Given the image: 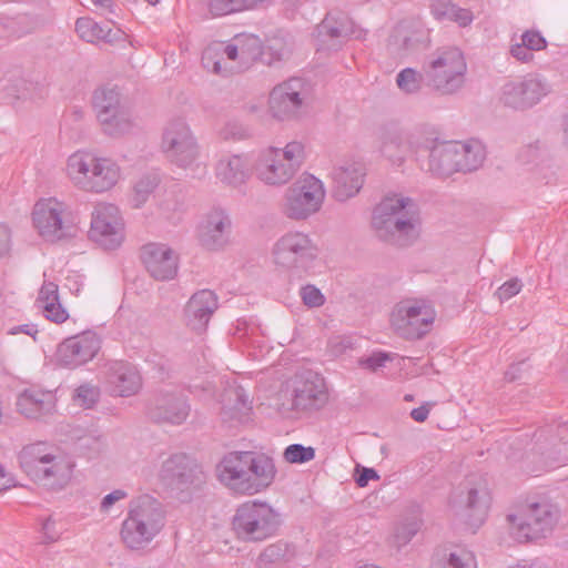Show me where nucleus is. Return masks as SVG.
<instances>
[{"label":"nucleus","mask_w":568,"mask_h":568,"mask_svg":"<svg viewBox=\"0 0 568 568\" xmlns=\"http://www.w3.org/2000/svg\"><path fill=\"white\" fill-rule=\"evenodd\" d=\"M274 263L286 270L305 271L318 255V247L308 234L290 231L273 246Z\"/></svg>","instance_id":"13"},{"label":"nucleus","mask_w":568,"mask_h":568,"mask_svg":"<svg viewBox=\"0 0 568 568\" xmlns=\"http://www.w3.org/2000/svg\"><path fill=\"white\" fill-rule=\"evenodd\" d=\"M44 542H53L59 539L60 531L55 529V521L49 517L42 525Z\"/></svg>","instance_id":"59"},{"label":"nucleus","mask_w":568,"mask_h":568,"mask_svg":"<svg viewBox=\"0 0 568 568\" xmlns=\"http://www.w3.org/2000/svg\"><path fill=\"white\" fill-rule=\"evenodd\" d=\"M222 404L221 416L224 422L248 420L252 406L242 387L227 389L223 395Z\"/></svg>","instance_id":"35"},{"label":"nucleus","mask_w":568,"mask_h":568,"mask_svg":"<svg viewBox=\"0 0 568 568\" xmlns=\"http://www.w3.org/2000/svg\"><path fill=\"white\" fill-rule=\"evenodd\" d=\"M418 166L435 176H449L458 172L456 141H440L435 132L425 128Z\"/></svg>","instance_id":"17"},{"label":"nucleus","mask_w":568,"mask_h":568,"mask_svg":"<svg viewBox=\"0 0 568 568\" xmlns=\"http://www.w3.org/2000/svg\"><path fill=\"white\" fill-rule=\"evenodd\" d=\"M59 301L58 285L52 282H45L40 288L37 302L43 307L48 303Z\"/></svg>","instance_id":"54"},{"label":"nucleus","mask_w":568,"mask_h":568,"mask_svg":"<svg viewBox=\"0 0 568 568\" xmlns=\"http://www.w3.org/2000/svg\"><path fill=\"white\" fill-rule=\"evenodd\" d=\"M531 450L541 466L554 468L568 463V424H550L538 429Z\"/></svg>","instance_id":"18"},{"label":"nucleus","mask_w":568,"mask_h":568,"mask_svg":"<svg viewBox=\"0 0 568 568\" xmlns=\"http://www.w3.org/2000/svg\"><path fill=\"white\" fill-rule=\"evenodd\" d=\"M92 103L104 133L116 136L131 130V116L122 105L121 93L116 87L97 89Z\"/></svg>","instance_id":"15"},{"label":"nucleus","mask_w":568,"mask_h":568,"mask_svg":"<svg viewBox=\"0 0 568 568\" xmlns=\"http://www.w3.org/2000/svg\"><path fill=\"white\" fill-rule=\"evenodd\" d=\"M141 257L149 274L156 281H170L178 274L179 256L162 243H149L142 247Z\"/></svg>","instance_id":"29"},{"label":"nucleus","mask_w":568,"mask_h":568,"mask_svg":"<svg viewBox=\"0 0 568 568\" xmlns=\"http://www.w3.org/2000/svg\"><path fill=\"white\" fill-rule=\"evenodd\" d=\"M355 471L357 474V476L355 477V483L357 484L358 487L367 486L368 481L372 479H379V475L374 468L361 467L359 465H357Z\"/></svg>","instance_id":"56"},{"label":"nucleus","mask_w":568,"mask_h":568,"mask_svg":"<svg viewBox=\"0 0 568 568\" xmlns=\"http://www.w3.org/2000/svg\"><path fill=\"white\" fill-rule=\"evenodd\" d=\"M101 348V338L93 331H85L65 338L57 348V362L65 368H77L92 361Z\"/></svg>","instance_id":"22"},{"label":"nucleus","mask_w":568,"mask_h":568,"mask_svg":"<svg viewBox=\"0 0 568 568\" xmlns=\"http://www.w3.org/2000/svg\"><path fill=\"white\" fill-rule=\"evenodd\" d=\"M99 396V388L87 383L75 389L74 399L80 406L91 408L98 402Z\"/></svg>","instance_id":"48"},{"label":"nucleus","mask_w":568,"mask_h":568,"mask_svg":"<svg viewBox=\"0 0 568 568\" xmlns=\"http://www.w3.org/2000/svg\"><path fill=\"white\" fill-rule=\"evenodd\" d=\"M521 43H524L530 51H540L547 47L546 39L540 32L535 30H527L520 37Z\"/></svg>","instance_id":"52"},{"label":"nucleus","mask_w":568,"mask_h":568,"mask_svg":"<svg viewBox=\"0 0 568 568\" xmlns=\"http://www.w3.org/2000/svg\"><path fill=\"white\" fill-rule=\"evenodd\" d=\"M305 160V148L300 141L288 142L283 149L270 146L256 161V174L267 185H284L293 179Z\"/></svg>","instance_id":"7"},{"label":"nucleus","mask_w":568,"mask_h":568,"mask_svg":"<svg viewBox=\"0 0 568 568\" xmlns=\"http://www.w3.org/2000/svg\"><path fill=\"white\" fill-rule=\"evenodd\" d=\"M20 463L33 481L51 490L62 489L71 478L70 464L47 453L42 443L26 446L20 454Z\"/></svg>","instance_id":"6"},{"label":"nucleus","mask_w":568,"mask_h":568,"mask_svg":"<svg viewBox=\"0 0 568 568\" xmlns=\"http://www.w3.org/2000/svg\"><path fill=\"white\" fill-rule=\"evenodd\" d=\"M300 295L304 304L308 307H320L325 302V297L322 292L311 284L303 286L300 291Z\"/></svg>","instance_id":"50"},{"label":"nucleus","mask_w":568,"mask_h":568,"mask_svg":"<svg viewBox=\"0 0 568 568\" xmlns=\"http://www.w3.org/2000/svg\"><path fill=\"white\" fill-rule=\"evenodd\" d=\"M422 523L417 518L405 519L399 523L393 535V545L400 549L406 546L413 537L419 531Z\"/></svg>","instance_id":"44"},{"label":"nucleus","mask_w":568,"mask_h":568,"mask_svg":"<svg viewBox=\"0 0 568 568\" xmlns=\"http://www.w3.org/2000/svg\"><path fill=\"white\" fill-rule=\"evenodd\" d=\"M89 237L104 250H114L121 245L124 239L123 222L115 205L109 203L95 205Z\"/></svg>","instance_id":"20"},{"label":"nucleus","mask_w":568,"mask_h":568,"mask_svg":"<svg viewBox=\"0 0 568 568\" xmlns=\"http://www.w3.org/2000/svg\"><path fill=\"white\" fill-rule=\"evenodd\" d=\"M425 79V73L413 68L403 69L396 77L397 87L407 94L419 92Z\"/></svg>","instance_id":"43"},{"label":"nucleus","mask_w":568,"mask_h":568,"mask_svg":"<svg viewBox=\"0 0 568 568\" xmlns=\"http://www.w3.org/2000/svg\"><path fill=\"white\" fill-rule=\"evenodd\" d=\"M159 477L165 485L180 489L201 483L204 476L194 459L185 454H174L162 463Z\"/></svg>","instance_id":"26"},{"label":"nucleus","mask_w":568,"mask_h":568,"mask_svg":"<svg viewBox=\"0 0 568 568\" xmlns=\"http://www.w3.org/2000/svg\"><path fill=\"white\" fill-rule=\"evenodd\" d=\"M388 359L389 356L387 353L378 352L361 358L359 364L372 372H376L378 368L383 367Z\"/></svg>","instance_id":"55"},{"label":"nucleus","mask_w":568,"mask_h":568,"mask_svg":"<svg viewBox=\"0 0 568 568\" xmlns=\"http://www.w3.org/2000/svg\"><path fill=\"white\" fill-rule=\"evenodd\" d=\"M11 234L7 225L0 224V257L10 251Z\"/></svg>","instance_id":"60"},{"label":"nucleus","mask_w":568,"mask_h":568,"mask_svg":"<svg viewBox=\"0 0 568 568\" xmlns=\"http://www.w3.org/2000/svg\"><path fill=\"white\" fill-rule=\"evenodd\" d=\"M433 568H477L475 555L465 547L445 548L438 554Z\"/></svg>","instance_id":"37"},{"label":"nucleus","mask_w":568,"mask_h":568,"mask_svg":"<svg viewBox=\"0 0 568 568\" xmlns=\"http://www.w3.org/2000/svg\"><path fill=\"white\" fill-rule=\"evenodd\" d=\"M207 8L211 16L216 18L253 9V6L250 0H209Z\"/></svg>","instance_id":"42"},{"label":"nucleus","mask_w":568,"mask_h":568,"mask_svg":"<svg viewBox=\"0 0 568 568\" xmlns=\"http://www.w3.org/2000/svg\"><path fill=\"white\" fill-rule=\"evenodd\" d=\"M222 139L241 141L248 139L252 133L248 128L236 121L227 122L220 132Z\"/></svg>","instance_id":"49"},{"label":"nucleus","mask_w":568,"mask_h":568,"mask_svg":"<svg viewBox=\"0 0 568 568\" xmlns=\"http://www.w3.org/2000/svg\"><path fill=\"white\" fill-rule=\"evenodd\" d=\"M261 53L260 39L254 36H237L231 43L210 44L202 53V64L215 74H225L229 68L224 59L246 63Z\"/></svg>","instance_id":"12"},{"label":"nucleus","mask_w":568,"mask_h":568,"mask_svg":"<svg viewBox=\"0 0 568 568\" xmlns=\"http://www.w3.org/2000/svg\"><path fill=\"white\" fill-rule=\"evenodd\" d=\"M432 12L439 20H449L466 27L473 21L469 10L458 8L450 0H432Z\"/></svg>","instance_id":"41"},{"label":"nucleus","mask_w":568,"mask_h":568,"mask_svg":"<svg viewBox=\"0 0 568 568\" xmlns=\"http://www.w3.org/2000/svg\"><path fill=\"white\" fill-rule=\"evenodd\" d=\"M424 133L425 128H416L412 131L397 129L388 130L383 136L381 152L396 166H402L408 154H412L415 162L418 164L420 161V148Z\"/></svg>","instance_id":"21"},{"label":"nucleus","mask_w":568,"mask_h":568,"mask_svg":"<svg viewBox=\"0 0 568 568\" xmlns=\"http://www.w3.org/2000/svg\"><path fill=\"white\" fill-rule=\"evenodd\" d=\"M509 52L513 58L524 63L530 62L534 59L532 51L521 43V41L511 44Z\"/></svg>","instance_id":"57"},{"label":"nucleus","mask_w":568,"mask_h":568,"mask_svg":"<svg viewBox=\"0 0 568 568\" xmlns=\"http://www.w3.org/2000/svg\"><path fill=\"white\" fill-rule=\"evenodd\" d=\"M551 91L548 80L539 73L506 82L501 87L500 101L515 110H525L537 104Z\"/></svg>","instance_id":"19"},{"label":"nucleus","mask_w":568,"mask_h":568,"mask_svg":"<svg viewBox=\"0 0 568 568\" xmlns=\"http://www.w3.org/2000/svg\"><path fill=\"white\" fill-rule=\"evenodd\" d=\"M216 475L235 494L252 496L272 485L276 467L265 454L231 452L216 465Z\"/></svg>","instance_id":"1"},{"label":"nucleus","mask_w":568,"mask_h":568,"mask_svg":"<svg viewBox=\"0 0 568 568\" xmlns=\"http://www.w3.org/2000/svg\"><path fill=\"white\" fill-rule=\"evenodd\" d=\"M190 404L175 388L160 389L150 402L148 415L159 424L181 425L190 415Z\"/></svg>","instance_id":"23"},{"label":"nucleus","mask_w":568,"mask_h":568,"mask_svg":"<svg viewBox=\"0 0 568 568\" xmlns=\"http://www.w3.org/2000/svg\"><path fill=\"white\" fill-rule=\"evenodd\" d=\"M162 149L166 159L179 168H191L200 156V146L190 126L181 119L164 129Z\"/></svg>","instance_id":"14"},{"label":"nucleus","mask_w":568,"mask_h":568,"mask_svg":"<svg viewBox=\"0 0 568 568\" xmlns=\"http://www.w3.org/2000/svg\"><path fill=\"white\" fill-rule=\"evenodd\" d=\"M488 510V499L485 491L469 489L466 505L457 514L471 528H478L485 520Z\"/></svg>","instance_id":"36"},{"label":"nucleus","mask_w":568,"mask_h":568,"mask_svg":"<svg viewBox=\"0 0 568 568\" xmlns=\"http://www.w3.org/2000/svg\"><path fill=\"white\" fill-rule=\"evenodd\" d=\"M62 213V204L54 199L34 205L33 223L45 241L57 242L73 235L74 226L63 221Z\"/></svg>","instance_id":"24"},{"label":"nucleus","mask_w":568,"mask_h":568,"mask_svg":"<svg viewBox=\"0 0 568 568\" xmlns=\"http://www.w3.org/2000/svg\"><path fill=\"white\" fill-rule=\"evenodd\" d=\"M458 172L477 170L485 160V149L478 141L456 142Z\"/></svg>","instance_id":"38"},{"label":"nucleus","mask_w":568,"mask_h":568,"mask_svg":"<svg viewBox=\"0 0 568 568\" xmlns=\"http://www.w3.org/2000/svg\"><path fill=\"white\" fill-rule=\"evenodd\" d=\"M428 32L423 28L407 31L402 36V48L405 52H410L427 44Z\"/></svg>","instance_id":"47"},{"label":"nucleus","mask_w":568,"mask_h":568,"mask_svg":"<svg viewBox=\"0 0 568 568\" xmlns=\"http://www.w3.org/2000/svg\"><path fill=\"white\" fill-rule=\"evenodd\" d=\"M524 365V362L513 364L505 373V378L509 382H514L517 378H519V372L521 366Z\"/></svg>","instance_id":"63"},{"label":"nucleus","mask_w":568,"mask_h":568,"mask_svg":"<svg viewBox=\"0 0 568 568\" xmlns=\"http://www.w3.org/2000/svg\"><path fill=\"white\" fill-rule=\"evenodd\" d=\"M559 517L558 508L547 500L527 505L519 515H509L515 538L532 541L546 538L554 530Z\"/></svg>","instance_id":"11"},{"label":"nucleus","mask_w":568,"mask_h":568,"mask_svg":"<svg viewBox=\"0 0 568 568\" xmlns=\"http://www.w3.org/2000/svg\"><path fill=\"white\" fill-rule=\"evenodd\" d=\"M326 191L323 182L310 173H303L286 190L282 212L293 221H305L321 211Z\"/></svg>","instance_id":"9"},{"label":"nucleus","mask_w":568,"mask_h":568,"mask_svg":"<svg viewBox=\"0 0 568 568\" xmlns=\"http://www.w3.org/2000/svg\"><path fill=\"white\" fill-rule=\"evenodd\" d=\"M165 524L162 504L150 495H142L130 503L120 536L130 549H142L161 531Z\"/></svg>","instance_id":"3"},{"label":"nucleus","mask_w":568,"mask_h":568,"mask_svg":"<svg viewBox=\"0 0 568 568\" xmlns=\"http://www.w3.org/2000/svg\"><path fill=\"white\" fill-rule=\"evenodd\" d=\"M322 45L336 50L341 44L355 33L353 22L346 16L337 19L328 16L317 26Z\"/></svg>","instance_id":"32"},{"label":"nucleus","mask_w":568,"mask_h":568,"mask_svg":"<svg viewBox=\"0 0 568 568\" xmlns=\"http://www.w3.org/2000/svg\"><path fill=\"white\" fill-rule=\"evenodd\" d=\"M55 404L57 398L52 392L32 387L18 396L16 405L19 413L27 418L39 419L52 415Z\"/></svg>","instance_id":"31"},{"label":"nucleus","mask_w":568,"mask_h":568,"mask_svg":"<svg viewBox=\"0 0 568 568\" xmlns=\"http://www.w3.org/2000/svg\"><path fill=\"white\" fill-rule=\"evenodd\" d=\"M372 229L381 241L409 246L419 236V217L415 202L402 195L385 196L374 209Z\"/></svg>","instance_id":"2"},{"label":"nucleus","mask_w":568,"mask_h":568,"mask_svg":"<svg viewBox=\"0 0 568 568\" xmlns=\"http://www.w3.org/2000/svg\"><path fill=\"white\" fill-rule=\"evenodd\" d=\"M521 281L517 277L510 278L498 287L495 295L500 302L508 301L521 291Z\"/></svg>","instance_id":"53"},{"label":"nucleus","mask_w":568,"mask_h":568,"mask_svg":"<svg viewBox=\"0 0 568 568\" xmlns=\"http://www.w3.org/2000/svg\"><path fill=\"white\" fill-rule=\"evenodd\" d=\"M436 317L430 302L422 298H404L390 313V325L403 338L419 339L425 336Z\"/></svg>","instance_id":"10"},{"label":"nucleus","mask_w":568,"mask_h":568,"mask_svg":"<svg viewBox=\"0 0 568 568\" xmlns=\"http://www.w3.org/2000/svg\"><path fill=\"white\" fill-rule=\"evenodd\" d=\"M294 557V549L285 541H277L266 546L256 559L258 568H274L291 560Z\"/></svg>","instance_id":"39"},{"label":"nucleus","mask_w":568,"mask_h":568,"mask_svg":"<svg viewBox=\"0 0 568 568\" xmlns=\"http://www.w3.org/2000/svg\"><path fill=\"white\" fill-rule=\"evenodd\" d=\"M67 172L75 185L94 193L111 190L121 176V169L115 161L84 151L69 156Z\"/></svg>","instance_id":"4"},{"label":"nucleus","mask_w":568,"mask_h":568,"mask_svg":"<svg viewBox=\"0 0 568 568\" xmlns=\"http://www.w3.org/2000/svg\"><path fill=\"white\" fill-rule=\"evenodd\" d=\"M128 496L126 491L122 489H115L112 493L105 495L101 501V510L108 511L116 501L124 499Z\"/></svg>","instance_id":"58"},{"label":"nucleus","mask_w":568,"mask_h":568,"mask_svg":"<svg viewBox=\"0 0 568 568\" xmlns=\"http://www.w3.org/2000/svg\"><path fill=\"white\" fill-rule=\"evenodd\" d=\"M75 32L82 40L89 43L100 40L111 43L116 39L115 33L111 29L99 24L91 18H79L75 21Z\"/></svg>","instance_id":"40"},{"label":"nucleus","mask_w":568,"mask_h":568,"mask_svg":"<svg viewBox=\"0 0 568 568\" xmlns=\"http://www.w3.org/2000/svg\"><path fill=\"white\" fill-rule=\"evenodd\" d=\"M217 179L230 186H239L250 176V161L245 155L223 156L216 164Z\"/></svg>","instance_id":"34"},{"label":"nucleus","mask_w":568,"mask_h":568,"mask_svg":"<svg viewBox=\"0 0 568 568\" xmlns=\"http://www.w3.org/2000/svg\"><path fill=\"white\" fill-rule=\"evenodd\" d=\"M328 400L325 381L314 372L297 375L293 382L292 409L318 410Z\"/></svg>","instance_id":"25"},{"label":"nucleus","mask_w":568,"mask_h":568,"mask_svg":"<svg viewBox=\"0 0 568 568\" xmlns=\"http://www.w3.org/2000/svg\"><path fill=\"white\" fill-rule=\"evenodd\" d=\"M311 101L310 85L301 78H291L273 88L270 109L280 120H290L304 113Z\"/></svg>","instance_id":"16"},{"label":"nucleus","mask_w":568,"mask_h":568,"mask_svg":"<svg viewBox=\"0 0 568 568\" xmlns=\"http://www.w3.org/2000/svg\"><path fill=\"white\" fill-rule=\"evenodd\" d=\"M20 333L29 335L33 339H36V335L38 334V329H37L34 324H22V325L12 326L8 331V334H11V335H17V334H20Z\"/></svg>","instance_id":"61"},{"label":"nucleus","mask_w":568,"mask_h":568,"mask_svg":"<svg viewBox=\"0 0 568 568\" xmlns=\"http://www.w3.org/2000/svg\"><path fill=\"white\" fill-rule=\"evenodd\" d=\"M109 384L116 395L129 397L139 392L142 382L134 366L129 363L119 362L110 367Z\"/></svg>","instance_id":"33"},{"label":"nucleus","mask_w":568,"mask_h":568,"mask_svg":"<svg viewBox=\"0 0 568 568\" xmlns=\"http://www.w3.org/2000/svg\"><path fill=\"white\" fill-rule=\"evenodd\" d=\"M428 414H429V408L427 405H422L417 408H414L410 412L412 418L418 423L425 422L428 417Z\"/></svg>","instance_id":"62"},{"label":"nucleus","mask_w":568,"mask_h":568,"mask_svg":"<svg viewBox=\"0 0 568 568\" xmlns=\"http://www.w3.org/2000/svg\"><path fill=\"white\" fill-rule=\"evenodd\" d=\"M158 184L159 179L155 174H148L142 176L134 185V206L140 207L142 204H144Z\"/></svg>","instance_id":"45"},{"label":"nucleus","mask_w":568,"mask_h":568,"mask_svg":"<svg viewBox=\"0 0 568 568\" xmlns=\"http://www.w3.org/2000/svg\"><path fill=\"white\" fill-rule=\"evenodd\" d=\"M217 307L219 300L213 291L195 292L184 306L185 325L196 333H203Z\"/></svg>","instance_id":"30"},{"label":"nucleus","mask_w":568,"mask_h":568,"mask_svg":"<svg viewBox=\"0 0 568 568\" xmlns=\"http://www.w3.org/2000/svg\"><path fill=\"white\" fill-rule=\"evenodd\" d=\"M12 485V479L7 476L3 466L0 464V493Z\"/></svg>","instance_id":"64"},{"label":"nucleus","mask_w":568,"mask_h":568,"mask_svg":"<svg viewBox=\"0 0 568 568\" xmlns=\"http://www.w3.org/2000/svg\"><path fill=\"white\" fill-rule=\"evenodd\" d=\"M232 232V221L225 210L215 207L204 215L199 227L197 237L201 245L210 251H217L227 245Z\"/></svg>","instance_id":"27"},{"label":"nucleus","mask_w":568,"mask_h":568,"mask_svg":"<svg viewBox=\"0 0 568 568\" xmlns=\"http://www.w3.org/2000/svg\"><path fill=\"white\" fill-rule=\"evenodd\" d=\"M282 516L268 503L260 499L241 504L233 517V529L246 542H260L275 536L282 526Z\"/></svg>","instance_id":"5"},{"label":"nucleus","mask_w":568,"mask_h":568,"mask_svg":"<svg viewBox=\"0 0 568 568\" xmlns=\"http://www.w3.org/2000/svg\"><path fill=\"white\" fill-rule=\"evenodd\" d=\"M466 70L464 54L456 47L438 49L424 67L427 84L442 94L457 92L464 85Z\"/></svg>","instance_id":"8"},{"label":"nucleus","mask_w":568,"mask_h":568,"mask_svg":"<svg viewBox=\"0 0 568 568\" xmlns=\"http://www.w3.org/2000/svg\"><path fill=\"white\" fill-rule=\"evenodd\" d=\"M366 175L365 165L361 161L347 160L334 166L331 172L333 196L345 202L359 193Z\"/></svg>","instance_id":"28"},{"label":"nucleus","mask_w":568,"mask_h":568,"mask_svg":"<svg viewBox=\"0 0 568 568\" xmlns=\"http://www.w3.org/2000/svg\"><path fill=\"white\" fill-rule=\"evenodd\" d=\"M43 314L47 320L61 324L65 322L69 317L68 312L61 305L60 301L55 303H48L42 307Z\"/></svg>","instance_id":"51"},{"label":"nucleus","mask_w":568,"mask_h":568,"mask_svg":"<svg viewBox=\"0 0 568 568\" xmlns=\"http://www.w3.org/2000/svg\"><path fill=\"white\" fill-rule=\"evenodd\" d=\"M284 459L290 464H304L315 457V449L302 444H292L284 449Z\"/></svg>","instance_id":"46"}]
</instances>
